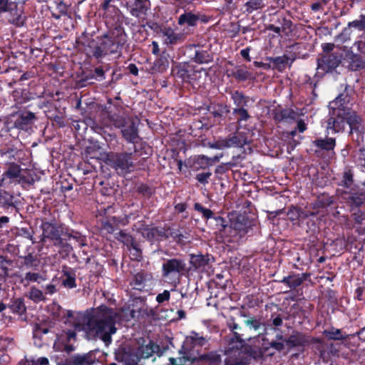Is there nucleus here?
Returning a JSON list of instances; mask_svg holds the SVG:
<instances>
[{
	"label": "nucleus",
	"mask_w": 365,
	"mask_h": 365,
	"mask_svg": "<svg viewBox=\"0 0 365 365\" xmlns=\"http://www.w3.org/2000/svg\"><path fill=\"white\" fill-rule=\"evenodd\" d=\"M138 320V311L129 307L116 310L106 304L96 308L87 309L84 314V322L88 332L100 339L108 346L112 341V335L116 333L117 323Z\"/></svg>",
	"instance_id": "1"
},
{
	"label": "nucleus",
	"mask_w": 365,
	"mask_h": 365,
	"mask_svg": "<svg viewBox=\"0 0 365 365\" xmlns=\"http://www.w3.org/2000/svg\"><path fill=\"white\" fill-rule=\"evenodd\" d=\"M41 229V241L46 242L49 240L58 248L63 257H68L74 247L81 248L88 245L86 235L63 223L58 222L55 219L50 221L43 220Z\"/></svg>",
	"instance_id": "2"
},
{
	"label": "nucleus",
	"mask_w": 365,
	"mask_h": 365,
	"mask_svg": "<svg viewBox=\"0 0 365 365\" xmlns=\"http://www.w3.org/2000/svg\"><path fill=\"white\" fill-rule=\"evenodd\" d=\"M348 125L353 140L359 144L364 141V131L361 125V118L352 109L338 108L332 110L327 120V130L334 133L342 132Z\"/></svg>",
	"instance_id": "3"
},
{
	"label": "nucleus",
	"mask_w": 365,
	"mask_h": 365,
	"mask_svg": "<svg viewBox=\"0 0 365 365\" xmlns=\"http://www.w3.org/2000/svg\"><path fill=\"white\" fill-rule=\"evenodd\" d=\"M225 365H247L251 360L260 361L264 358L259 346L244 344L233 350L230 354L226 355Z\"/></svg>",
	"instance_id": "4"
},
{
	"label": "nucleus",
	"mask_w": 365,
	"mask_h": 365,
	"mask_svg": "<svg viewBox=\"0 0 365 365\" xmlns=\"http://www.w3.org/2000/svg\"><path fill=\"white\" fill-rule=\"evenodd\" d=\"M190 271L182 258H170L163 261L161 268L162 277L168 283L176 286L182 277Z\"/></svg>",
	"instance_id": "5"
},
{
	"label": "nucleus",
	"mask_w": 365,
	"mask_h": 365,
	"mask_svg": "<svg viewBox=\"0 0 365 365\" xmlns=\"http://www.w3.org/2000/svg\"><path fill=\"white\" fill-rule=\"evenodd\" d=\"M133 153L128 152H110L107 155L106 163L119 175L125 176L135 170Z\"/></svg>",
	"instance_id": "6"
},
{
	"label": "nucleus",
	"mask_w": 365,
	"mask_h": 365,
	"mask_svg": "<svg viewBox=\"0 0 365 365\" xmlns=\"http://www.w3.org/2000/svg\"><path fill=\"white\" fill-rule=\"evenodd\" d=\"M292 26V20L284 13L276 11L269 14L268 21L265 24V29L273 31L275 34L280 36H289L293 31Z\"/></svg>",
	"instance_id": "7"
},
{
	"label": "nucleus",
	"mask_w": 365,
	"mask_h": 365,
	"mask_svg": "<svg viewBox=\"0 0 365 365\" xmlns=\"http://www.w3.org/2000/svg\"><path fill=\"white\" fill-rule=\"evenodd\" d=\"M277 338L279 340H283L289 349L302 348V351H304L306 346L314 344H322L323 342L321 338L314 337L308 334L296 330L293 331L292 334L287 338H284L282 335L279 334L277 335Z\"/></svg>",
	"instance_id": "8"
},
{
	"label": "nucleus",
	"mask_w": 365,
	"mask_h": 365,
	"mask_svg": "<svg viewBox=\"0 0 365 365\" xmlns=\"http://www.w3.org/2000/svg\"><path fill=\"white\" fill-rule=\"evenodd\" d=\"M210 336L204 335L202 333L191 331L189 335L186 336L182 343V349L188 352H193L200 354L202 347L209 345Z\"/></svg>",
	"instance_id": "9"
},
{
	"label": "nucleus",
	"mask_w": 365,
	"mask_h": 365,
	"mask_svg": "<svg viewBox=\"0 0 365 365\" xmlns=\"http://www.w3.org/2000/svg\"><path fill=\"white\" fill-rule=\"evenodd\" d=\"M227 326L232 332V335L227 336L224 339L227 343V346L225 348L224 351L225 355L232 354L235 349L238 346H242L245 344V340L242 338L243 334L240 333L242 330V327L235 322L233 317H231L227 321Z\"/></svg>",
	"instance_id": "10"
},
{
	"label": "nucleus",
	"mask_w": 365,
	"mask_h": 365,
	"mask_svg": "<svg viewBox=\"0 0 365 365\" xmlns=\"http://www.w3.org/2000/svg\"><path fill=\"white\" fill-rule=\"evenodd\" d=\"M185 55L190 62L197 64H207L213 61L212 53L209 50H205L203 46L197 44L186 46Z\"/></svg>",
	"instance_id": "11"
},
{
	"label": "nucleus",
	"mask_w": 365,
	"mask_h": 365,
	"mask_svg": "<svg viewBox=\"0 0 365 365\" xmlns=\"http://www.w3.org/2000/svg\"><path fill=\"white\" fill-rule=\"evenodd\" d=\"M197 72L198 71L195 69V66L186 61L175 63L171 70V73L175 78L188 83L195 79Z\"/></svg>",
	"instance_id": "12"
},
{
	"label": "nucleus",
	"mask_w": 365,
	"mask_h": 365,
	"mask_svg": "<svg viewBox=\"0 0 365 365\" xmlns=\"http://www.w3.org/2000/svg\"><path fill=\"white\" fill-rule=\"evenodd\" d=\"M230 227L235 230L240 236L247 234L256 225V220L250 218L247 214H239L235 219H230Z\"/></svg>",
	"instance_id": "13"
},
{
	"label": "nucleus",
	"mask_w": 365,
	"mask_h": 365,
	"mask_svg": "<svg viewBox=\"0 0 365 365\" xmlns=\"http://www.w3.org/2000/svg\"><path fill=\"white\" fill-rule=\"evenodd\" d=\"M341 196L351 211L359 208L365 202V192L358 188L343 190Z\"/></svg>",
	"instance_id": "14"
},
{
	"label": "nucleus",
	"mask_w": 365,
	"mask_h": 365,
	"mask_svg": "<svg viewBox=\"0 0 365 365\" xmlns=\"http://www.w3.org/2000/svg\"><path fill=\"white\" fill-rule=\"evenodd\" d=\"M153 279V274L145 270H140L133 275L129 285L132 290H135L139 292H147L149 289L146 287L148 283Z\"/></svg>",
	"instance_id": "15"
},
{
	"label": "nucleus",
	"mask_w": 365,
	"mask_h": 365,
	"mask_svg": "<svg viewBox=\"0 0 365 365\" xmlns=\"http://www.w3.org/2000/svg\"><path fill=\"white\" fill-rule=\"evenodd\" d=\"M138 344L136 351L140 359H148L160 351V346L150 339L141 338L138 341Z\"/></svg>",
	"instance_id": "16"
},
{
	"label": "nucleus",
	"mask_w": 365,
	"mask_h": 365,
	"mask_svg": "<svg viewBox=\"0 0 365 365\" xmlns=\"http://www.w3.org/2000/svg\"><path fill=\"white\" fill-rule=\"evenodd\" d=\"M115 359L125 365H138L140 360L137 351L130 347H119L115 352Z\"/></svg>",
	"instance_id": "17"
},
{
	"label": "nucleus",
	"mask_w": 365,
	"mask_h": 365,
	"mask_svg": "<svg viewBox=\"0 0 365 365\" xmlns=\"http://www.w3.org/2000/svg\"><path fill=\"white\" fill-rule=\"evenodd\" d=\"M341 62V56L336 53H327L317 59V68L324 73L334 70Z\"/></svg>",
	"instance_id": "18"
},
{
	"label": "nucleus",
	"mask_w": 365,
	"mask_h": 365,
	"mask_svg": "<svg viewBox=\"0 0 365 365\" xmlns=\"http://www.w3.org/2000/svg\"><path fill=\"white\" fill-rule=\"evenodd\" d=\"M277 6L284 8L287 0H274ZM269 4V0H248L242 7L243 14H251L254 12L259 13Z\"/></svg>",
	"instance_id": "19"
},
{
	"label": "nucleus",
	"mask_w": 365,
	"mask_h": 365,
	"mask_svg": "<svg viewBox=\"0 0 365 365\" xmlns=\"http://www.w3.org/2000/svg\"><path fill=\"white\" fill-rule=\"evenodd\" d=\"M139 119L129 117L126 125L121 127L123 138L128 143H134L140 138L138 134Z\"/></svg>",
	"instance_id": "20"
},
{
	"label": "nucleus",
	"mask_w": 365,
	"mask_h": 365,
	"mask_svg": "<svg viewBox=\"0 0 365 365\" xmlns=\"http://www.w3.org/2000/svg\"><path fill=\"white\" fill-rule=\"evenodd\" d=\"M271 114L273 120L277 123L295 120L298 116V113L294 109L283 108L281 106L274 107Z\"/></svg>",
	"instance_id": "21"
},
{
	"label": "nucleus",
	"mask_w": 365,
	"mask_h": 365,
	"mask_svg": "<svg viewBox=\"0 0 365 365\" xmlns=\"http://www.w3.org/2000/svg\"><path fill=\"white\" fill-rule=\"evenodd\" d=\"M6 13L8 14V22L16 27H22L26 24V17L24 15L23 10L19 9L18 4L14 1L10 5Z\"/></svg>",
	"instance_id": "22"
},
{
	"label": "nucleus",
	"mask_w": 365,
	"mask_h": 365,
	"mask_svg": "<svg viewBox=\"0 0 365 365\" xmlns=\"http://www.w3.org/2000/svg\"><path fill=\"white\" fill-rule=\"evenodd\" d=\"M96 357L92 351L83 354H74L61 362L59 365H94Z\"/></svg>",
	"instance_id": "23"
},
{
	"label": "nucleus",
	"mask_w": 365,
	"mask_h": 365,
	"mask_svg": "<svg viewBox=\"0 0 365 365\" xmlns=\"http://www.w3.org/2000/svg\"><path fill=\"white\" fill-rule=\"evenodd\" d=\"M166 227H146L143 229L142 235L153 243L168 240Z\"/></svg>",
	"instance_id": "24"
},
{
	"label": "nucleus",
	"mask_w": 365,
	"mask_h": 365,
	"mask_svg": "<svg viewBox=\"0 0 365 365\" xmlns=\"http://www.w3.org/2000/svg\"><path fill=\"white\" fill-rule=\"evenodd\" d=\"M6 306L11 313L18 316L21 320H26L27 319L26 306L25 304L24 298L14 297Z\"/></svg>",
	"instance_id": "25"
},
{
	"label": "nucleus",
	"mask_w": 365,
	"mask_h": 365,
	"mask_svg": "<svg viewBox=\"0 0 365 365\" xmlns=\"http://www.w3.org/2000/svg\"><path fill=\"white\" fill-rule=\"evenodd\" d=\"M36 120H37V118L34 113L23 111L18 115L14 125V127L18 129L27 130L32 126Z\"/></svg>",
	"instance_id": "26"
},
{
	"label": "nucleus",
	"mask_w": 365,
	"mask_h": 365,
	"mask_svg": "<svg viewBox=\"0 0 365 365\" xmlns=\"http://www.w3.org/2000/svg\"><path fill=\"white\" fill-rule=\"evenodd\" d=\"M200 20L204 22L205 21V20L200 19L199 14H194L190 11H185L183 14L178 16V24L180 26H185L187 29L190 28L194 29L197 26Z\"/></svg>",
	"instance_id": "27"
},
{
	"label": "nucleus",
	"mask_w": 365,
	"mask_h": 365,
	"mask_svg": "<svg viewBox=\"0 0 365 365\" xmlns=\"http://www.w3.org/2000/svg\"><path fill=\"white\" fill-rule=\"evenodd\" d=\"M221 351H210L197 355V365H221Z\"/></svg>",
	"instance_id": "28"
},
{
	"label": "nucleus",
	"mask_w": 365,
	"mask_h": 365,
	"mask_svg": "<svg viewBox=\"0 0 365 365\" xmlns=\"http://www.w3.org/2000/svg\"><path fill=\"white\" fill-rule=\"evenodd\" d=\"M150 6V0H133L130 6V14L133 16L141 18L147 15Z\"/></svg>",
	"instance_id": "29"
},
{
	"label": "nucleus",
	"mask_w": 365,
	"mask_h": 365,
	"mask_svg": "<svg viewBox=\"0 0 365 365\" xmlns=\"http://www.w3.org/2000/svg\"><path fill=\"white\" fill-rule=\"evenodd\" d=\"M225 140L227 148L232 147L242 148L250 143V140L245 132H236L230 134L225 138Z\"/></svg>",
	"instance_id": "30"
},
{
	"label": "nucleus",
	"mask_w": 365,
	"mask_h": 365,
	"mask_svg": "<svg viewBox=\"0 0 365 365\" xmlns=\"http://www.w3.org/2000/svg\"><path fill=\"white\" fill-rule=\"evenodd\" d=\"M213 257L209 255L201 252L190 255V264L195 270L204 269L207 267Z\"/></svg>",
	"instance_id": "31"
},
{
	"label": "nucleus",
	"mask_w": 365,
	"mask_h": 365,
	"mask_svg": "<svg viewBox=\"0 0 365 365\" xmlns=\"http://www.w3.org/2000/svg\"><path fill=\"white\" fill-rule=\"evenodd\" d=\"M336 144L334 138H318L312 141V146L315 148L314 150L315 153L320 151H331L335 148Z\"/></svg>",
	"instance_id": "32"
},
{
	"label": "nucleus",
	"mask_w": 365,
	"mask_h": 365,
	"mask_svg": "<svg viewBox=\"0 0 365 365\" xmlns=\"http://www.w3.org/2000/svg\"><path fill=\"white\" fill-rule=\"evenodd\" d=\"M310 276L309 273L292 274L284 277L279 282L286 284L291 289H296Z\"/></svg>",
	"instance_id": "33"
},
{
	"label": "nucleus",
	"mask_w": 365,
	"mask_h": 365,
	"mask_svg": "<svg viewBox=\"0 0 365 365\" xmlns=\"http://www.w3.org/2000/svg\"><path fill=\"white\" fill-rule=\"evenodd\" d=\"M349 91H351V88L346 85L343 93H340L333 101L329 104L330 109L334 110L338 108L351 109L348 107V104L351 101V96Z\"/></svg>",
	"instance_id": "34"
},
{
	"label": "nucleus",
	"mask_w": 365,
	"mask_h": 365,
	"mask_svg": "<svg viewBox=\"0 0 365 365\" xmlns=\"http://www.w3.org/2000/svg\"><path fill=\"white\" fill-rule=\"evenodd\" d=\"M103 115L108 118L109 123L115 128H120L127 125L129 117L120 115L119 113H113L108 108H105L103 110Z\"/></svg>",
	"instance_id": "35"
},
{
	"label": "nucleus",
	"mask_w": 365,
	"mask_h": 365,
	"mask_svg": "<svg viewBox=\"0 0 365 365\" xmlns=\"http://www.w3.org/2000/svg\"><path fill=\"white\" fill-rule=\"evenodd\" d=\"M207 110L215 118L217 119L219 123L225 120L230 112V107L227 105L220 103H211Z\"/></svg>",
	"instance_id": "36"
},
{
	"label": "nucleus",
	"mask_w": 365,
	"mask_h": 365,
	"mask_svg": "<svg viewBox=\"0 0 365 365\" xmlns=\"http://www.w3.org/2000/svg\"><path fill=\"white\" fill-rule=\"evenodd\" d=\"M135 299L140 301V302L143 304V306L138 310L139 319H150L154 320L158 319V312L154 308L150 307L147 304V299L145 297H138Z\"/></svg>",
	"instance_id": "37"
},
{
	"label": "nucleus",
	"mask_w": 365,
	"mask_h": 365,
	"mask_svg": "<svg viewBox=\"0 0 365 365\" xmlns=\"http://www.w3.org/2000/svg\"><path fill=\"white\" fill-rule=\"evenodd\" d=\"M61 284L66 289H74L77 287L76 270L71 267H63L62 269Z\"/></svg>",
	"instance_id": "38"
},
{
	"label": "nucleus",
	"mask_w": 365,
	"mask_h": 365,
	"mask_svg": "<svg viewBox=\"0 0 365 365\" xmlns=\"http://www.w3.org/2000/svg\"><path fill=\"white\" fill-rule=\"evenodd\" d=\"M160 32L165 37V43L168 45H175L182 43L185 36L182 34L176 33L170 26H165L160 29Z\"/></svg>",
	"instance_id": "39"
},
{
	"label": "nucleus",
	"mask_w": 365,
	"mask_h": 365,
	"mask_svg": "<svg viewBox=\"0 0 365 365\" xmlns=\"http://www.w3.org/2000/svg\"><path fill=\"white\" fill-rule=\"evenodd\" d=\"M173 365H197V355L193 352H188L183 350L182 355L178 358H170Z\"/></svg>",
	"instance_id": "40"
},
{
	"label": "nucleus",
	"mask_w": 365,
	"mask_h": 365,
	"mask_svg": "<svg viewBox=\"0 0 365 365\" xmlns=\"http://www.w3.org/2000/svg\"><path fill=\"white\" fill-rule=\"evenodd\" d=\"M229 71L230 73L227 76L234 78L238 82H244L253 78L252 73L245 66H237Z\"/></svg>",
	"instance_id": "41"
},
{
	"label": "nucleus",
	"mask_w": 365,
	"mask_h": 365,
	"mask_svg": "<svg viewBox=\"0 0 365 365\" xmlns=\"http://www.w3.org/2000/svg\"><path fill=\"white\" fill-rule=\"evenodd\" d=\"M287 215L293 224H296L297 222L304 223V220L307 218V213L305 212L304 209H301L294 205L288 207Z\"/></svg>",
	"instance_id": "42"
},
{
	"label": "nucleus",
	"mask_w": 365,
	"mask_h": 365,
	"mask_svg": "<svg viewBox=\"0 0 365 365\" xmlns=\"http://www.w3.org/2000/svg\"><path fill=\"white\" fill-rule=\"evenodd\" d=\"M230 95L235 108L247 107L250 101L252 100L250 96H246L242 91L239 90L231 91Z\"/></svg>",
	"instance_id": "43"
},
{
	"label": "nucleus",
	"mask_w": 365,
	"mask_h": 365,
	"mask_svg": "<svg viewBox=\"0 0 365 365\" xmlns=\"http://www.w3.org/2000/svg\"><path fill=\"white\" fill-rule=\"evenodd\" d=\"M8 165L7 169L2 174V180L9 179L11 180H17L21 175V166L16 163H6Z\"/></svg>",
	"instance_id": "44"
},
{
	"label": "nucleus",
	"mask_w": 365,
	"mask_h": 365,
	"mask_svg": "<svg viewBox=\"0 0 365 365\" xmlns=\"http://www.w3.org/2000/svg\"><path fill=\"white\" fill-rule=\"evenodd\" d=\"M322 334L329 340L343 341L346 340L349 335L343 332L341 329L331 327L328 329H324Z\"/></svg>",
	"instance_id": "45"
},
{
	"label": "nucleus",
	"mask_w": 365,
	"mask_h": 365,
	"mask_svg": "<svg viewBox=\"0 0 365 365\" xmlns=\"http://www.w3.org/2000/svg\"><path fill=\"white\" fill-rule=\"evenodd\" d=\"M207 224L212 227L213 230L222 232L225 231L229 225V222L225 218L214 214L212 218Z\"/></svg>",
	"instance_id": "46"
},
{
	"label": "nucleus",
	"mask_w": 365,
	"mask_h": 365,
	"mask_svg": "<svg viewBox=\"0 0 365 365\" xmlns=\"http://www.w3.org/2000/svg\"><path fill=\"white\" fill-rule=\"evenodd\" d=\"M169 55L163 52L153 63V70L158 73H164L169 66Z\"/></svg>",
	"instance_id": "47"
},
{
	"label": "nucleus",
	"mask_w": 365,
	"mask_h": 365,
	"mask_svg": "<svg viewBox=\"0 0 365 365\" xmlns=\"http://www.w3.org/2000/svg\"><path fill=\"white\" fill-rule=\"evenodd\" d=\"M307 225L306 232L309 237H316V235L319 232V217L315 216V217H307L304 222Z\"/></svg>",
	"instance_id": "48"
},
{
	"label": "nucleus",
	"mask_w": 365,
	"mask_h": 365,
	"mask_svg": "<svg viewBox=\"0 0 365 365\" xmlns=\"http://www.w3.org/2000/svg\"><path fill=\"white\" fill-rule=\"evenodd\" d=\"M354 162L356 166L361 171L365 173V146H361L354 151Z\"/></svg>",
	"instance_id": "49"
},
{
	"label": "nucleus",
	"mask_w": 365,
	"mask_h": 365,
	"mask_svg": "<svg viewBox=\"0 0 365 365\" xmlns=\"http://www.w3.org/2000/svg\"><path fill=\"white\" fill-rule=\"evenodd\" d=\"M289 59L287 55L267 58V60L273 64V69H276L279 72L283 71L286 68Z\"/></svg>",
	"instance_id": "50"
},
{
	"label": "nucleus",
	"mask_w": 365,
	"mask_h": 365,
	"mask_svg": "<svg viewBox=\"0 0 365 365\" xmlns=\"http://www.w3.org/2000/svg\"><path fill=\"white\" fill-rule=\"evenodd\" d=\"M192 167L196 170L209 168L210 167L209 157L205 155H195Z\"/></svg>",
	"instance_id": "51"
},
{
	"label": "nucleus",
	"mask_w": 365,
	"mask_h": 365,
	"mask_svg": "<svg viewBox=\"0 0 365 365\" xmlns=\"http://www.w3.org/2000/svg\"><path fill=\"white\" fill-rule=\"evenodd\" d=\"M321 209H324L321 203V200L317 198L314 202L309 203L305 207V212L307 213V217H315L318 216V214Z\"/></svg>",
	"instance_id": "52"
},
{
	"label": "nucleus",
	"mask_w": 365,
	"mask_h": 365,
	"mask_svg": "<svg viewBox=\"0 0 365 365\" xmlns=\"http://www.w3.org/2000/svg\"><path fill=\"white\" fill-rule=\"evenodd\" d=\"M115 237L118 241L125 245L127 248L130 247V245H133V242L135 240L131 235L125 230H120L116 232L115 234Z\"/></svg>",
	"instance_id": "53"
},
{
	"label": "nucleus",
	"mask_w": 365,
	"mask_h": 365,
	"mask_svg": "<svg viewBox=\"0 0 365 365\" xmlns=\"http://www.w3.org/2000/svg\"><path fill=\"white\" fill-rule=\"evenodd\" d=\"M131 255V259L140 262L143 258L142 250L139 242L135 240L133 245L127 248Z\"/></svg>",
	"instance_id": "54"
},
{
	"label": "nucleus",
	"mask_w": 365,
	"mask_h": 365,
	"mask_svg": "<svg viewBox=\"0 0 365 365\" xmlns=\"http://www.w3.org/2000/svg\"><path fill=\"white\" fill-rule=\"evenodd\" d=\"M354 182V174L351 170H346L342 175V179L340 185L345 187V190H348L351 187V185Z\"/></svg>",
	"instance_id": "55"
},
{
	"label": "nucleus",
	"mask_w": 365,
	"mask_h": 365,
	"mask_svg": "<svg viewBox=\"0 0 365 365\" xmlns=\"http://www.w3.org/2000/svg\"><path fill=\"white\" fill-rule=\"evenodd\" d=\"M232 113L237 116V121L238 123L242 121H247L250 118H251V115L249 114L246 107L234 108Z\"/></svg>",
	"instance_id": "56"
},
{
	"label": "nucleus",
	"mask_w": 365,
	"mask_h": 365,
	"mask_svg": "<svg viewBox=\"0 0 365 365\" xmlns=\"http://www.w3.org/2000/svg\"><path fill=\"white\" fill-rule=\"evenodd\" d=\"M136 191L139 195L150 198L155 193L154 189L145 183H140L137 186Z\"/></svg>",
	"instance_id": "57"
},
{
	"label": "nucleus",
	"mask_w": 365,
	"mask_h": 365,
	"mask_svg": "<svg viewBox=\"0 0 365 365\" xmlns=\"http://www.w3.org/2000/svg\"><path fill=\"white\" fill-rule=\"evenodd\" d=\"M194 209L200 212L202 215V217L206 220V223L212 218L213 215L215 214L212 210L210 209L206 208L202 206L199 202H195L194 205Z\"/></svg>",
	"instance_id": "58"
},
{
	"label": "nucleus",
	"mask_w": 365,
	"mask_h": 365,
	"mask_svg": "<svg viewBox=\"0 0 365 365\" xmlns=\"http://www.w3.org/2000/svg\"><path fill=\"white\" fill-rule=\"evenodd\" d=\"M349 28H354L359 31L365 30V14H361L359 19L348 23Z\"/></svg>",
	"instance_id": "59"
},
{
	"label": "nucleus",
	"mask_w": 365,
	"mask_h": 365,
	"mask_svg": "<svg viewBox=\"0 0 365 365\" xmlns=\"http://www.w3.org/2000/svg\"><path fill=\"white\" fill-rule=\"evenodd\" d=\"M23 259V264L28 269L34 268L38 266L36 257L31 253L24 256Z\"/></svg>",
	"instance_id": "60"
},
{
	"label": "nucleus",
	"mask_w": 365,
	"mask_h": 365,
	"mask_svg": "<svg viewBox=\"0 0 365 365\" xmlns=\"http://www.w3.org/2000/svg\"><path fill=\"white\" fill-rule=\"evenodd\" d=\"M41 279H43V277L39 273L29 272L26 273L24 277L21 279V282L26 284L39 282Z\"/></svg>",
	"instance_id": "61"
},
{
	"label": "nucleus",
	"mask_w": 365,
	"mask_h": 365,
	"mask_svg": "<svg viewBox=\"0 0 365 365\" xmlns=\"http://www.w3.org/2000/svg\"><path fill=\"white\" fill-rule=\"evenodd\" d=\"M30 299L34 302H41L45 300L43 292L36 288L32 287L29 292Z\"/></svg>",
	"instance_id": "62"
},
{
	"label": "nucleus",
	"mask_w": 365,
	"mask_h": 365,
	"mask_svg": "<svg viewBox=\"0 0 365 365\" xmlns=\"http://www.w3.org/2000/svg\"><path fill=\"white\" fill-rule=\"evenodd\" d=\"M96 81V77L93 75V71L90 70L86 72H83L82 73L81 79L80 81L81 83H83V86H86V84H92L94 83Z\"/></svg>",
	"instance_id": "63"
},
{
	"label": "nucleus",
	"mask_w": 365,
	"mask_h": 365,
	"mask_svg": "<svg viewBox=\"0 0 365 365\" xmlns=\"http://www.w3.org/2000/svg\"><path fill=\"white\" fill-rule=\"evenodd\" d=\"M17 151L12 147L4 148L0 149V155L1 157H6L9 160L15 159V155Z\"/></svg>",
	"instance_id": "64"
}]
</instances>
